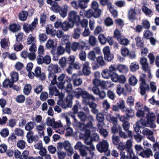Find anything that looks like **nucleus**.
Returning a JSON list of instances; mask_svg holds the SVG:
<instances>
[{
  "instance_id": "nucleus-18",
  "label": "nucleus",
  "mask_w": 159,
  "mask_h": 159,
  "mask_svg": "<svg viewBox=\"0 0 159 159\" xmlns=\"http://www.w3.org/2000/svg\"><path fill=\"white\" fill-rule=\"evenodd\" d=\"M140 155L143 157L148 158L150 157V156H152L153 153L152 151L148 148L145 150H143V151L140 153Z\"/></svg>"
},
{
  "instance_id": "nucleus-40",
  "label": "nucleus",
  "mask_w": 159,
  "mask_h": 159,
  "mask_svg": "<svg viewBox=\"0 0 159 159\" xmlns=\"http://www.w3.org/2000/svg\"><path fill=\"white\" fill-rule=\"evenodd\" d=\"M97 41L95 37L91 35L89 38V43L91 46H94L96 44Z\"/></svg>"
},
{
  "instance_id": "nucleus-62",
  "label": "nucleus",
  "mask_w": 159,
  "mask_h": 159,
  "mask_svg": "<svg viewBox=\"0 0 159 159\" xmlns=\"http://www.w3.org/2000/svg\"><path fill=\"white\" fill-rule=\"evenodd\" d=\"M25 100V97L23 95H20L17 96L16 101L17 102L19 103H22L24 102Z\"/></svg>"
},
{
  "instance_id": "nucleus-1",
  "label": "nucleus",
  "mask_w": 159,
  "mask_h": 159,
  "mask_svg": "<svg viewBox=\"0 0 159 159\" xmlns=\"http://www.w3.org/2000/svg\"><path fill=\"white\" fill-rule=\"evenodd\" d=\"M144 108L145 110L148 113L147 116V120H143V118L136 123V126L134 128V129L137 134H139L140 128H142V126L144 127L147 126V125H148L150 127H153L155 125L154 121L155 119V116L154 113L150 112L149 108L147 106L145 107Z\"/></svg>"
},
{
  "instance_id": "nucleus-15",
  "label": "nucleus",
  "mask_w": 159,
  "mask_h": 159,
  "mask_svg": "<svg viewBox=\"0 0 159 159\" xmlns=\"http://www.w3.org/2000/svg\"><path fill=\"white\" fill-rule=\"evenodd\" d=\"M145 106L144 107H145ZM144 110H145L144 108ZM148 114V112L144 110H142L141 109L138 110L137 112L136 113V115L138 117H141V120L143 119V120H145V121L147 120V114Z\"/></svg>"
},
{
  "instance_id": "nucleus-33",
  "label": "nucleus",
  "mask_w": 159,
  "mask_h": 159,
  "mask_svg": "<svg viewBox=\"0 0 159 159\" xmlns=\"http://www.w3.org/2000/svg\"><path fill=\"white\" fill-rule=\"evenodd\" d=\"M136 46L140 48H143L144 46L143 43L142 41L141 38L139 36H137L135 38Z\"/></svg>"
},
{
  "instance_id": "nucleus-61",
  "label": "nucleus",
  "mask_w": 159,
  "mask_h": 159,
  "mask_svg": "<svg viewBox=\"0 0 159 159\" xmlns=\"http://www.w3.org/2000/svg\"><path fill=\"white\" fill-rule=\"evenodd\" d=\"M104 23L107 26H110L113 24L112 19L109 17H107L105 19Z\"/></svg>"
},
{
  "instance_id": "nucleus-29",
  "label": "nucleus",
  "mask_w": 159,
  "mask_h": 159,
  "mask_svg": "<svg viewBox=\"0 0 159 159\" xmlns=\"http://www.w3.org/2000/svg\"><path fill=\"white\" fill-rule=\"evenodd\" d=\"M9 42L7 39L4 38L1 39L0 42L1 47L3 48H7L9 47Z\"/></svg>"
},
{
  "instance_id": "nucleus-25",
  "label": "nucleus",
  "mask_w": 159,
  "mask_h": 159,
  "mask_svg": "<svg viewBox=\"0 0 159 159\" xmlns=\"http://www.w3.org/2000/svg\"><path fill=\"white\" fill-rule=\"evenodd\" d=\"M74 96L69 94L68 95L66 99V103L67 107H70V108L72 107V99Z\"/></svg>"
},
{
  "instance_id": "nucleus-57",
  "label": "nucleus",
  "mask_w": 159,
  "mask_h": 159,
  "mask_svg": "<svg viewBox=\"0 0 159 159\" xmlns=\"http://www.w3.org/2000/svg\"><path fill=\"white\" fill-rule=\"evenodd\" d=\"M84 14L88 18H89L92 16L93 17V11L92 10H89L87 11H85Z\"/></svg>"
},
{
  "instance_id": "nucleus-48",
  "label": "nucleus",
  "mask_w": 159,
  "mask_h": 159,
  "mask_svg": "<svg viewBox=\"0 0 159 159\" xmlns=\"http://www.w3.org/2000/svg\"><path fill=\"white\" fill-rule=\"evenodd\" d=\"M65 51V48L61 46H58L57 49V53L58 55H61L64 53Z\"/></svg>"
},
{
  "instance_id": "nucleus-17",
  "label": "nucleus",
  "mask_w": 159,
  "mask_h": 159,
  "mask_svg": "<svg viewBox=\"0 0 159 159\" xmlns=\"http://www.w3.org/2000/svg\"><path fill=\"white\" fill-rule=\"evenodd\" d=\"M46 30L48 34H51L52 36H55L56 34V31L53 29L51 24L48 25L47 26Z\"/></svg>"
},
{
  "instance_id": "nucleus-7",
  "label": "nucleus",
  "mask_w": 159,
  "mask_h": 159,
  "mask_svg": "<svg viewBox=\"0 0 159 159\" xmlns=\"http://www.w3.org/2000/svg\"><path fill=\"white\" fill-rule=\"evenodd\" d=\"M38 19L37 18H34V21L30 25L28 23L24 24L23 25V29L24 31L26 33H29L30 31L33 32L38 24Z\"/></svg>"
},
{
  "instance_id": "nucleus-10",
  "label": "nucleus",
  "mask_w": 159,
  "mask_h": 159,
  "mask_svg": "<svg viewBox=\"0 0 159 159\" xmlns=\"http://www.w3.org/2000/svg\"><path fill=\"white\" fill-rule=\"evenodd\" d=\"M103 52L104 59L106 61H110L114 59V54L111 52L108 46H106L103 48Z\"/></svg>"
},
{
  "instance_id": "nucleus-46",
  "label": "nucleus",
  "mask_w": 159,
  "mask_h": 159,
  "mask_svg": "<svg viewBox=\"0 0 159 159\" xmlns=\"http://www.w3.org/2000/svg\"><path fill=\"white\" fill-rule=\"evenodd\" d=\"M64 147L65 150L69 152H71V145L68 141H65L64 142Z\"/></svg>"
},
{
  "instance_id": "nucleus-23",
  "label": "nucleus",
  "mask_w": 159,
  "mask_h": 159,
  "mask_svg": "<svg viewBox=\"0 0 159 159\" xmlns=\"http://www.w3.org/2000/svg\"><path fill=\"white\" fill-rule=\"evenodd\" d=\"M112 66L115 69V73L117 70L120 73H123L126 71V66L124 65L118 64L116 66V65H113Z\"/></svg>"
},
{
  "instance_id": "nucleus-64",
  "label": "nucleus",
  "mask_w": 159,
  "mask_h": 159,
  "mask_svg": "<svg viewBox=\"0 0 159 159\" xmlns=\"http://www.w3.org/2000/svg\"><path fill=\"white\" fill-rule=\"evenodd\" d=\"M29 154V151L27 150L24 151L21 155L20 159H27Z\"/></svg>"
},
{
  "instance_id": "nucleus-8",
  "label": "nucleus",
  "mask_w": 159,
  "mask_h": 159,
  "mask_svg": "<svg viewBox=\"0 0 159 159\" xmlns=\"http://www.w3.org/2000/svg\"><path fill=\"white\" fill-rule=\"evenodd\" d=\"M68 18L70 23L71 22L74 25L75 24H77L80 21V16L77 15V12L74 11H71L69 12Z\"/></svg>"
},
{
  "instance_id": "nucleus-58",
  "label": "nucleus",
  "mask_w": 159,
  "mask_h": 159,
  "mask_svg": "<svg viewBox=\"0 0 159 159\" xmlns=\"http://www.w3.org/2000/svg\"><path fill=\"white\" fill-rule=\"evenodd\" d=\"M142 10L143 11L146 15H149L152 13V10L145 6L143 7Z\"/></svg>"
},
{
  "instance_id": "nucleus-35",
  "label": "nucleus",
  "mask_w": 159,
  "mask_h": 159,
  "mask_svg": "<svg viewBox=\"0 0 159 159\" xmlns=\"http://www.w3.org/2000/svg\"><path fill=\"white\" fill-rule=\"evenodd\" d=\"M1 136L4 138H5L9 135V131L7 128H4L2 129L0 132Z\"/></svg>"
},
{
  "instance_id": "nucleus-5",
  "label": "nucleus",
  "mask_w": 159,
  "mask_h": 159,
  "mask_svg": "<svg viewBox=\"0 0 159 159\" xmlns=\"http://www.w3.org/2000/svg\"><path fill=\"white\" fill-rule=\"evenodd\" d=\"M68 8V7L66 5H64L61 7L58 5L51 7L50 8L55 13L59 12L61 16L64 18L67 15Z\"/></svg>"
},
{
  "instance_id": "nucleus-24",
  "label": "nucleus",
  "mask_w": 159,
  "mask_h": 159,
  "mask_svg": "<svg viewBox=\"0 0 159 159\" xmlns=\"http://www.w3.org/2000/svg\"><path fill=\"white\" fill-rule=\"evenodd\" d=\"M140 93L142 95H144L146 93V91H148L150 89V88L148 84L145 85H140Z\"/></svg>"
},
{
  "instance_id": "nucleus-51",
  "label": "nucleus",
  "mask_w": 159,
  "mask_h": 159,
  "mask_svg": "<svg viewBox=\"0 0 159 159\" xmlns=\"http://www.w3.org/2000/svg\"><path fill=\"white\" fill-rule=\"evenodd\" d=\"M136 13L133 9H130L129 12V18L131 20H134L136 16Z\"/></svg>"
},
{
  "instance_id": "nucleus-27",
  "label": "nucleus",
  "mask_w": 159,
  "mask_h": 159,
  "mask_svg": "<svg viewBox=\"0 0 159 159\" xmlns=\"http://www.w3.org/2000/svg\"><path fill=\"white\" fill-rule=\"evenodd\" d=\"M28 15V12L25 11H22L19 14V19L22 21L26 20Z\"/></svg>"
},
{
  "instance_id": "nucleus-53",
  "label": "nucleus",
  "mask_w": 159,
  "mask_h": 159,
  "mask_svg": "<svg viewBox=\"0 0 159 159\" xmlns=\"http://www.w3.org/2000/svg\"><path fill=\"white\" fill-rule=\"evenodd\" d=\"M99 86L103 89H107L108 88H109L111 87V85L109 84L108 82V81H101L100 84Z\"/></svg>"
},
{
  "instance_id": "nucleus-21",
  "label": "nucleus",
  "mask_w": 159,
  "mask_h": 159,
  "mask_svg": "<svg viewBox=\"0 0 159 159\" xmlns=\"http://www.w3.org/2000/svg\"><path fill=\"white\" fill-rule=\"evenodd\" d=\"M71 81V79L70 77L68 76L66 77V83H67V84L66 90L69 93L71 91L72 89V84L70 83Z\"/></svg>"
},
{
  "instance_id": "nucleus-11",
  "label": "nucleus",
  "mask_w": 159,
  "mask_h": 159,
  "mask_svg": "<svg viewBox=\"0 0 159 159\" xmlns=\"http://www.w3.org/2000/svg\"><path fill=\"white\" fill-rule=\"evenodd\" d=\"M86 43L83 41L80 43L74 42L71 44V49L74 52H75L77 49L82 50L86 46Z\"/></svg>"
},
{
  "instance_id": "nucleus-2",
  "label": "nucleus",
  "mask_w": 159,
  "mask_h": 159,
  "mask_svg": "<svg viewBox=\"0 0 159 159\" xmlns=\"http://www.w3.org/2000/svg\"><path fill=\"white\" fill-rule=\"evenodd\" d=\"M48 70L49 72L48 76L49 80L51 81V84L52 85L56 84L57 83V76L56 74L61 72V68L58 67L57 64H52L48 66Z\"/></svg>"
},
{
  "instance_id": "nucleus-13",
  "label": "nucleus",
  "mask_w": 159,
  "mask_h": 159,
  "mask_svg": "<svg viewBox=\"0 0 159 159\" xmlns=\"http://www.w3.org/2000/svg\"><path fill=\"white\" fill-rule=\"evenodd\" d=\"M21 26L20 25L16 23L10 24L8 27L9 30L13 33H15L21 29Z\"/></svg>"
},
{
  "instance_id": "nucleus-19",
  "label": "nucleus",
  "mask_w": 159,
  "mask_h": 159,
  "mask_svg": "<svg viewBox=\"0 0 159 159\" xmlns=\"http://www.w3.org/2000/svg\"><path fill=\"white\" fill-rule=\"evenodd\" d=\"M74 25L72 23L67 21H64L62 23L61 28L65 31H67L70 28H73Z\"/></svg>"
},
{
  "instance_id": "nucleus-6",
  "label": "nucleus",
  "mask_w": 159,
  "mask_h": 159,
  "mask_svg": "<svg viewBox=\"0 0 159 159\" xmlns=\"http://www.w3.org/2000/svg\"><path fill=\"white\" fill-rule=\"evenodd\" d=\"M115 73V69L111 65L109 67V69H104L102 72V77L105 79H109L111 78L112 80V79Z\"/></svg>"
},
{
  "instance_id": "nucleus-42",
  "label": "nucleus",
  "mask_w": 159,
  "mask_h": 159,
  "mask_svg": "<svg viewBox=\"0 0 159 159\" xmlns=\"http://www.w3.org/2000/svg\"><path fill=\"white\" fill-rule=\"evenodd\" d=\"M34 124H35V122H28L25 125V129L26 130H32L34 128Z\"/></svg>"
},
{
  "instance_id": "nucleus-59",
  "label": "nucleus",
  "mask_w": 159,
  "mask_h": 159,
  "mask_svg": "<svg viewBox=\"0 0 159 159\" xmlns=\"http://www.w3.org/2000/svg\"><path fill=\"white\" fill-rule=\"evenodd\" d=\"M96 118L98 122L100 123L103 122L104 120V115L101 113H99L97 115Z\"/></svg>"
},
{
  "instance_id": "nucleus-36",
  "label": "nucleus",
  "mask_w": 159,
  "mask_h": 159,
  "mask_svg": "<svg viewBox=\"0 0 159 159\" xmlns=\"http://www.w3.org/2000/svg\"><path fill=\"white\" fill-rule=\"evenodd\" d=\"M89 145V147H86L85 148L87 151H89V154L91 155V157H93L94 155V152H93V151L95 149V148L93 144Z\"/></svg>"
},
{
  "instance_id": "nucleus-28",
  "label": "nucleus",
  "mask_w": 159,
  "mask_h": 159,
  "mask_svg": "<svg viewBox=\"0 0 159 159\" xmlns=\"http://www.w3.org/2000/svg\"><path fill=\"white\" fill-rule=\"evenodd\" d=\"M46 19L47 15L45 13L43 12L40 15L39 23L41 24L42 26H44L45 25Z\"/></svg>"
},
{
  "instance_id": "nucleus-4",
  "label": "nucleus",
  "mask_w": 159,
  "mask_h": 159,
  "mask_svg": "<svg viewBox=\"0 0 159 159\" xmlns=\"http://www.w3.org/2000/svg\"><path fill=\"white\" fill-rule=\"evenodd\" d=\"M109 144L108 143L104 140L100 142L96 145L98 151L100 153L104 152L107 156L110 154V151L108 149Z\"/></svg>"
},
{
  "instance_id": "nucleus-32",
  "label": "nucleus",
  "mask_w": 159,
  "mask_h": 159,
  "mask_svg": "<svg viewBox=\"0 0 159 159\" xmlns=\"http://www.w3.org/2000/svg\"><path fill=\"white\" fill-rule=\"evenodd\" d=\"M59 64L63 70L64 68L66 66V64H67L66 58L65 57L61 58L59 60Z\"/></svg>"
},
{
  "instance_id": "nucleus-14",
  "label": "nucleus",
  "mask_w": 159,
  "mask_h": 159,
  "mask_svg": "<svg viewBox=\"0 0 159 159\" xmlns=\"http://www.w3.org/2000/svg\"><path fill=\"white\" fill-rule=\"evenodd\" d=\"M89 63L88 61H86L83 64L82 71L85 75H89L90 74V68L89 66Z\"/></svg>"
},
{
  "instance_id": "nucleus-52",
  "label": "nucleus",
  "mask_w": 159,
  "mask_h": 159,
  "mask_svg": "<svg viewBox=\"0 0 159 159\" xmlns=\"http://www.w3.org/2000/svg\"><path fill=\"white\" fill-rule=\"evenodd\" d=\"M55 45H56V44H54V41L51 39H49L46 44V47L48 49H50Z\"/></svg>"
},
{
  "instance_id": "nucleus-30",
  "label": "nucleus",
  "mask_w": 159,
  "mask_h": 159,
  "mask_svg": "<svg viewBox=\"0 0 159 159\" xmlns=\"http://www.w3.org/2000/svg\"><path fill=\"white\" fill-rule=\"evenodd\" d=\"M126 116L128 118H132L134 115V111L130 109L127 108L125 111Z\"/></svg>"
},
{
  "instance_id": "nucleus-44",
  "label": "nucleus",
  "mask_w": 159,
  "mask_h": 159,
  "mask_svg": "<svg viewBox=\"0 0 159 159\" xmlns=\"http://www.w3.org/2000/svg\"><path fill=\"white\" fill-rule=\"evenodd\" d=\"M98 39L101 44H104L107 42V38L105 37L103 34H100L98 36Z\"/></svg>"
},
{
  "instance_id": "nucleus-45",
  "label": "nucleus",
  "mask_w": 159,
  "mask_h": 159,
  "mask_svg": "<svg viewBox=\"0 0 159 159\" xmlns=\"http://www.w3.org/2000/svg\"><path fill=\"white\" fill-rule=\"evenodd\" d=\"M10 75L11 76L12 81H13V83H14L18 80V75L17 72H12L11 73Z\"/></svg>"
},
{
  "instance_id": "nucleus-50",
  "label": "nucleus",
  "mask_w": 159,
  "mask_h": 159,
  "mask_svg": "<svg viewBox=\"0 0 159 159\" xmlns=\"http://www.w3.org/2000/svg\"><path fill=\"white\" fill-rule=\"evenodd\" d=\"M25 142L23 140H19L17 143V146L19 148L23 149L25 147Z\"/></svg>"
},
{
  "instance_id": "nucleus-38",
  "label": "nucleus",
  "mask_w": 159,
  "mask_h": 159,
  "mask_svg": "<svg viewBox=\"0 0 159 159\" xmlns=\"http://www.w3.org/2000/svg\"><path fill=\"white\" fill-rule=\"evenodd\" d=\"M88 58L93 61H95L97 57L95 52L93 51L89 52L88 54Z\"/></svg>"
},
{
  "instance_id": "nucleus-22",
  "label": "nucleus",
  "mask_w": 159,
  "mask_h": 159,
  "mask_svg": "<svg viewBox=\"0 0 159 159\" xmlns=\"http://www.w3.org/2000/svg\"><path fill=\"white\" fill-rule=\"evenodd\" d=\"M106 119L110 123H112L113 125L118 124L117 118L111 116V114L107 115L106 116Z\"/></svg>"
},
{
  "instance_id": "nucleus-43",
  "label": "nucleus",
  "mask_w": 159,
  "mask_h": 159,
  "mask_svg": "<svg viewBox=\"0 0 159 159\" xmlns=\"http://www.w3.org/2000/svg\"><path fill=\"white\" fill-rule=\"evenodd\" d=\"M124 88L120 84H118L116 86V93L119 96H120L122 94L123 95Z\"/></svg>"
},
{
  "instance_id": "nucleus-54",
  "label": "nucleus",
  "mask_w": 159,
  "mask_h": 159,
  "mask_svg": "<svg viewBox=\"0 0 159 159\" xmlns=\"http://www.w3.org/2000/svg\"><path fill=\"white\" fill-rule=\"evenodd\" d=\"M116 105H117L119 109L121 110L124 109L125 107V102L123 100H119L116 103Z\"/></svg>"
},
{
  "instance_id": "nucleus-63",
  "label": "nucleus",
  "mask_w": 159,
  "mask_h": 159,
  "mask_svg": "<svg viewBox=\"0 0 159 159\" xmlns=\"http://www.w3.org/2000/svg\"><path fill=\"white\" fill-rule=\"evenodd\" d=\"M15 134L18 136H22L24 134V131L22 129L18 128H16L15 129Z\"/></svg>"
},
{
  "instance_id": "nucleus-39",
  "label": "nucleus",
  "mask_w": 159,
  "mask_h": 159,
  "mask_svg": "<svg viewBox=\"0 0 159 159\" xmlns=\"http://www.w3.org/2000/svg\"><path fill=\"white\" fill-rule=\"evenodd\" d=\"M31 89L32 87L30 84H26L24 88L23 91L24 93L26 95H29L31 91Z\"/></svg>"
},
{
  "instance_id": "nucleus-47",
  "label": "nucleus",
  "mask_w": 159,
  "mask_h": 159,
  "mask_svg": "<svg viewBox=\"0 0 159 159\" xmlns=\"http://www.w3.org/2000/svg\"><path fill=\"white\" fill-rule=\"evenodd\" d=\"M16 136L15 135L14 133H11L9 137L7 139L8 142L9 143H12L16 141Z\"/></svg>"
},
{
  "instance_id": "nucleus-12",
  "label": "nucleus",
  "mask_w": 159,
  "mask_h": 159,
  "mask_svg": "<svg viewBox=\"0 0 159 159\" xmlns=\"http://www.w3.org/2000/svg\"><path fill=\"white\" fill-rule=\"evenodd\" d=\"M112 81L114 82H118L120 83L124 84L126 81L125 77L123 75L119 76L118 74L115 73L114 77L112 78Z\"/></svg>"
},
{
  "instance_id": "nucleus-3",
  "label": "nucleus",
  "mask_w": 159,
  "mask_h": 159,
  "mask_svg": "<svg viewBox=\"0 0 159 159\" xmlns=\"http://www.w3.org/2000/svg\"><path fill=\"white\" fill-rule=\"evenodd\" d=\"M78 117L82 123V125L84 128H91L93 127L92 122L93 120V116L91 115L88 116L87 114L83 111H80L78 112Z\"/></svg>"
},
{
  "instance_id": "nucleus-41",
  "label": "nucleus",
  "mask_w": 159,
  "mask_h": 159,
  "mask_svg": "<svg viewBox=\"0 0 159 159\" xmlns=\"http://www.w3.org/2000/svg\"><path fill=\"white\" fill-rule=\"evenodd\" d=\"M130 68L132 71H135L139 68V64L137 62H134L131 63Z\"/></svg>"
},
{
  "instance_id": "nucleus-34",
  "label": "nucleus",
  "mask_w": 159,
  "mask_h": 159,
  "mask_svg": "<svg viewBox=\"0 0 159 159\" xmlns=\"http://www.w3.org/2000/svg\"><path fill=\"white\" fill-rule=\"evenodd\" d=\"M125 88H124L123 95L124 96H126L128 94L130 93L131 91V89L130 86L127 84L125 85Z\"/></svg>"
},
{
  "instance_id": "nucleus-16",
  "label": "nucleus",
  "mask_w": 159,
  "mask_h": 159,
  "mask_svg": "<svg viewBox=\"0 0 159 159\" xmlns=\"http://www.w3.org/2000/svg\"><path fill=\"white\" fill-rule=\"evenodd\" d=\"M72 79L73 80V84L75 86H78L80 85L82 83V79L79 76L77 75L76 74L73 75Z\"/></svg>"
},
{
  "instance_id": "nucleus-31",
  "label": "nucleus",
  "mask_w": 159,
  "mask_h": 159,
  "mask_svg": "<svg viewBox=\"0 0 159 159\" xmlns=\"http://www.w3.org/2000/svg\"><path fill=\"white\" fill-rule=\"evenodd\" d=\"M121 126L118 125H113L111 128V132L115 135L116 133L119 132L120 130H121Z\"/></svg>"
},
{
  "instance_id": "nucleus-60",
  "label": "nucleus",
  "mask_w": 159,
  "mask_h": 159,
  "mask_svg": "<svg viewBox=\"0 0 159 159\" xmlns=\"http://www.w3.org/2000/svg\"><path fill=\"white\" fill-rule=\"evenodd\" d=\"M118 148L119 150L120 151V153H122V152H126V148L125 145H124L123 143H120L119 144Z\"/></svg>"
},
{
  "instance_id": "nucleus-9",
  "label": "nucleus",
  "mask_w": 159,
  "mask_h": 159,
  "mask_svg": "<svg viewBox=\"0 0 159 159\" xmlns=\"http://www.w3.org/2000/svg\"><path fill=\"white\" fill-rule=\"evenodd\" d=\"M106 65V63L103 57L102 56H98L96 57L95 61H92V68L93 69H97L100 66H103Z\"/></svg>"
},
{
  "instance_id": "nucleus-26",
  "label": "nucleus",
  "mask_w": 159,
  "mask_h": 159,
  "mask_svg": "<svg viewBox=\"0 0 159 159\" xmlns=\"http://www.w3.org/2000/svg\"><path fill=\"white\" fill-rule=\"evenodd\" d=\"M82 30L79 27H77L74 30V33L72 34V37L75 39H78L81 33Z\"/></svg>"
},
{
  "instance_id": "nucleus-37",
  "label": "nucleus",
  "mask_w": 159,
  "mask_h": 159,
  "mask_svg": "<svg viewBox=\"0 0 159 159\" xmlns=\"http://www.w3.org/2000/svg\"><path fill=\"white\" fill-rule=\"evenodd\" d=\"M138 80L135 77L132 75L129 79V83L130 85L134 86L137 83Z\"/></svg>"
},
{
  "instance_id": "nucleus-49",
  "label": "nucleus",
  "mask_w": 159,
  "mask_h": 159,
  "mask_svg": "<svg viewBox=\"0 0 159 159\" xmlns=\"http://www.w3.org/2000/svg\"><path fill=\"white\" fill-rule=\"evenodd\" d=\"M39 137L38 136L36 135L32 136H30V137L28 138V139L27 140L28 142L29 143H31L33 141L36 142L38 141Z\"/></svg>"
},
{
  "instance_id": "nucleus-55",
  "label": "nucleus",
  "mask_w": 159,
  "mask_h": 159,
  "mask_svg": "<svg viewBox=\"0 0 159 159\" xmlns=\"http://www.w3.org/2000/svg\"><path fill=\"white\" fill-rule=\"evenodd\" d=\"M83 137L84 139L85 143L87 145H89L92 144V141H90V135H84Z\"/></svg>"
},
{
  "instance_id": "nucleus-20",
  "label": "nucleus",
  "mask_w": 159,
  "mask_h": 159,
  "mask_svg": "<svg viewBox=\"0 0 159 159\" xmlns=\"http://www.w3.org/2000/svg\"><path fill=\"white\" fill-rule=\"evenodd\" d=\"M125 146L126 148V150H125L126 152L128 153V155L134 153L132 149L131 148L132 146V144L131 140H128Z\"/></svg>"
},
{
  "instance_id": "nucleus-56",
  "label": "nucleus",
  "mask_w": 159,
  "mask_h": 159,
  "mask_svg": "<svg viewBox=\"0 0 159 159\" xmlns=\"http://www.w3.org/2000/svg\"><path fill=\"white\" fill-rule=\"evenodd\" d=\"M75 57L74 55L70 56L67 59L66 58L67 64L72 65L75 61Z\"/></svg>"
}]
</instances>
